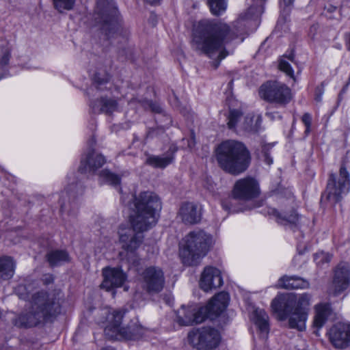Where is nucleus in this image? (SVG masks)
<instances>
[{
    "mask_svg": "<svg viewBox=\"0 0 350 350\" xmlns=\"http://www.w3.org/2000/svg\"><path fill=\"white\" fill-rule=\"evenodd\" d=\"M129 206L132 210L129 216L131 226H120L119 241L123 250L134 252L144 241L142 232L150 230L157 223L158 213L162 205L157 193L147 191L134 196Z\"/></svg>",
    "mask_w": 350,
    "mask_h": 350,
    "instance_id": "obj_1",
    "label": "nucleus"
},
{
    "mask_svg": "<svg viewBox=\"0 0 350 350\" xmlns=\"http://www.w3.org/2000/svg\"><path fill=\"white\" fill-rule=\"evenodd\" d=\"M238 33L239 30L235 32L225 23L200 22L193 30L191 48L198 53L214 59L213 66L217 68L220 62L229 55L226 44L237 38Z\"/></svg>",
    "mask_w": 350,
    "mask_h": 350,
    "instance_id": "obj_2",
    "label": "nucleus"
},
{
    "mask_svg": "<svg viewBox=\"0 0 350 350\" xmlns=\"http://www.w3.org/2000/svg\"><path fill=\"white\" fill-rule=\"evenodd\" d=\"M59 291H39L31 297L30 306L18 314L13 323L20 327H31L46 322L61 312Z\"/></svg>",
    "mask_w": 350,
    "mask_h": 350,
    "instance_id": "obj_3",
    "label": "nucleus"
},
{
    "mask_svg": "<svg viewBox=\"0 0 350 350\" xmlns=\"http://www.w3.org/2000/svg\"><path fill=\"white\" fill-rule=\"evenodd\" d=\"M215 158L219 166L232 175L245 172L251 162L250 153L246 146L240 142L231 139L218 145Z\"/></svg>",
    "mask_w": 350,
    "mask_h": 350,
    "instance_id": "obj_4",
    "label": "nucleus"
},
{
    "mask_svg": "<svg viewBox=\"0 0 350 350\" xmlns=\"http://www.w3.org/2000/svg\"><path fill=\"white\" fill-rule=\"evenodd\" d=\"M213 245L212 236L204 230L190 232L183 240L180 256L184 264L196 265Z\"/></svg>",
    "mask_w": 350,
    "mask_h": 350,
    "instance_id": "obj_5",
    "label": "nucleus"
},
{
    "mask_svg": "<svg viewBox=\"0 0 350 350\" xmlns=\"http://www.w3.org/2000/svg\"><path fill=\"white\" fill-rule=\"evenodd\" d=\"M295 300L293 297L278 295L271 302L273 310L278 313L280 319L284 320L288 316V325L291 329L304 331L308 319L306 312H300L293 310Z\"/></svg>",
    "mask_w": 350,
    "mask_h": 350,
    "instance_id": "obj_6",
    "label": "nucleus"
},
{
    "mask_svg": "<svg viewBox=\"0 0 350 350\" xmlns=\"http://www.w3.org/2000/svg\"><path fill=\"white\" fill-rule=\"evenodd\" d=\"M189 344L197 350H214L221 342L218 329L211 327L194 329L187 336Z\"/></svg>",
    "mask_w": 350,
    "mask_h": 350,
    "instance_id": "obj_7",
    "label": "nucleus"
},
{
    "mask_svg": "<svg viewBox=\"0 0 350 350\" xmlns=\"http://www.w3.org/2000/svg\"><path fill=\"white\" fill-rule=\"evenodd\" d=\"M350 190V175L346 167L342 165L338 174L329 176L325 193L329 200L336 203L341 200Z\"/></svg>",
    "mask_w": 350,
    "mask_h": 350,
    "instance_id": "obj_8",
    "label": "nucleus"
},
{
    "mask_svg": "<svg viewBox=\"0 0 350 350\" xmlns=\"http://www.w3.org/2000/svg\"><path fill=\"white\" fill-rule=\"evenodd\" d=\"M259 94L264 100L280 106H285L292 98L291 89L278 81H269L262 84Z\"/></svg>",
    "mask_w": 350,
    "mask_h": 350,
    "instance_id": "obj_9",
    "label": "nucleus"
},
{
    "mask_svg": "<svg viewBox=\"0 0 350 350\" xmlns=\"http://www.w3.org/2000/svg\"><path fill=\"white\" fill-rule=\"evenodd\" d=\"M141 286L149 295H155L161 292L165 286V275L161 268L150 266L146 268L140 275Z\"/></svg>",
    "mask_w": 350,
    "mask_h": 350,
    "instance_id": "obj_10",
    "label": "nucleus"
},
{
    "mask_svg": "<svg viewBox=\"0 0 350 350\" xmlns=\"http://www.w3.org/2000/svg\"><path fill=\"white\" fill-rule=\"evenodd\" d=\"M228 301V294L221 292L213 297L206 306L198 309L195 307V317H200L203 321L206 319L213 320L226 310Z\"/></svg>",
    "mask_w": 350,
    "mask_h": 350,
    "instance_id": "obj_11",
    "label": "nucleus"
},
{
    "mask_svg": "<svg viewBox=\"0 0 350 350\" xmlns=\"http://www.w3.org/2000/svg\"><path fill=\"white\" fill-rule=\"evenodd\" d=\"M327 335L335 349L342 350L350 347V323H337L329 328Z\"/></svg>",
    "mask_w": 350,
    "mask_h": 350,
    "instance_id": "obj_12",
    "label": "nucleus"
},
{
    "mask_svg": "<svg viewBox=\"0 0 350 350\" xmlns=\"http://www.w3.org/2000/svg\"><path fill=\"white\" fill-rule=\"evenodd\" d=\"M144 329L137 322L131 321L119 330L116 328L105 329V336L110 340H137L142 336Z\"/></svg>",
    "mask_w": 350,
    "mask_h": 350,
    "instance_id": "obj_13",
    "label": "nucleus"
},
{
    "mask_svg": "<svg viewBox=\"0 0 350 350\" xmlns=\"http://www.w3.org/2000/svg\"><path fill=\"white\" fill-rule=\"evenodd\" d=\"M258 183L252 178H245L237 180L234 186L233 196L236 199L249 200L259 195Z\"/></svg>",
    "mask_w": 350,
    "mask_h": 350,
    "instance_id": "obj_14",
    "label": "nucleus"
},
{
    "mask_svg": "<svg viewBox=\"0 0 350 350\" xmlns=\"http://www.w3.org/2000/svg\"><path fill=\"white\" fill-rule=\"evenodd\" d=\"M83 191L81 187L77 183L69 185L68 188L62 191L59 202L61 212L68 215L75 213L78 208V204L75 202L76 197L81 195Z\"/></svg>",
    "mask_w": 350,
    "mask_h": 350,
    "instance_id": "obj_15",
    "label": "nucleus"
},
{
    "mask_svg": "<svg viewBox=\"0 0 350 350\" xmlns=\"http://www.w3.org/2000/svg\"><path fill=\"white\" fill-rule=\"evenodd\" d=\"M350 283V268L347 263L341 262L336 268L329 293L337 296L346 290Z\"/></svg>",
    "mask_w": 350,
    "mask_h": 350,
    "instance_id": "obj_16",
    "label": "nucleus"
},
{
    "mask_svg": "<svg viewBox=\"0 0 350 350\" xmlns=\"http://www.w3.org/2000/svg\"><path fill=\"white\" fill-rule=\"evenodd\" d=\"M223 284L221 271L213 267H206L201 274L200 287L205 292L219 288Z\"/></svg>",
    "mask_w": 350,
    "mask_h": 350,
    "instance_id": "obj_17",
    "label": "nucleus"
},
{
    "mask_svg": "<svg viewBox=\"0 0 350 350\" xmlns=\"http://www.w3.org/2000/svg\"><path fill=\"white\" fill-rule=\"evenodd\" d=\"M103 280L100 287L106 291L120 287L126 280V275L118 268L106 267L103 269Z\"/></svg>",
    "mask_w": 350,
    "mask_h": 350,
    "instance_id": "obj_18",
    "label": "nucleus"
},
{
    "mask_svg": "<svg viewBox=\"0 0 350 350\" xmlns=\"http://www.w3.org/2000/svg\"><path fill=\"white\" fill-rule=\"evenodd\" d=\"M105 163L106 159L103 155L95 152L94 150H90L81 157L79 171L81 173H94Z\"/></svg>",
    "mask_w": 350,
    "mask_h": 350,
    "instance_id": "obj_19",
    "label": "nucleus"
},
{
    "mask_svg": "<svg viewBox=\"0 0 350 350\" xmlns=\"http://www.w3.org/2000/svg\"><path fill=\"white\" fill-rule=\"evenodd\" d=\"M267 213L273 216L278 224L291 228H297L299 224V216L295 210H291L287 214L286 212H280L275 208L269 207Z\"/></svg>",
    "mask_w": 350,
    "mask_h": 350,
    "instance_id": "obj_20",
    "label": "nucleus"
},
{
    "mask_svg": "<svg viewBox=\"0 0 350 350\" xmlns=\"http://www.w3.org/2000/svg\"><path fill=\"white\" fill-rule=\"evenodd\" d=\"M178 215L183 222L186 224H194L200 221L201 213L196 204L191 202H185L180 208Z\"/></svg>",
    "mask_w": 350,
    "mask_h": 350,
    "instance_id": "obj_21",
    "label": "nucleus"
},
{
    "mask_svg": "<svg viewBox=\"0 0 350 350\" xmlns=\"http://www.w3.org/2000/svg\"><path fill=\"white\" fill-rule=\"evenodd\" d=\"M90 105L94 113H104L110 115L118 109L117 100L108 97H100L91 102Z\"/></svg>",
    "mask_w": 350,
    "mask_h": 350,
    "instance_id": "obj_22",
    "label": "nucleus"
},
{
    "mask_svg": "<svg viewBox=\"0 0 350 350\" xmlns=\"http://www.w3.org/2000/svg\"><path fill=\"white\" fill-rule=\"evenodd\" d=\"M251 319L257 327L260 336L267 339L269 332V316L262 309H255L251 316Z\"/></svg>",
    "mask_w": 350,
    "mask_h": 350,
    "instance_id": "obj_23",
    "label": "nucleus"
},
{
    "mask_svg": "<svg viewBox=\"0 0 350 350\" xmlns=\"http://www.w3.org/2000/svg\"><path fill=\"white\" fill-rule=\"evenodd\" d=\"M177 321L181 325H191L193 323H201L203 319L195 317V306H182L177 312Z\"/></svg>",
    "mask_w": 350,
    "mask_h": 350,
    "instance_id": "obj_24",
    "label": "nucleus"
},
{
    "mask_svg": "<svg viewBox=\"0 0 350 350\" xmlns=\"http://www.w3.org/2000/svg\"><path fill=\"white\" fill-rule=\"evenodd\" d=\"M315 316L313 325L317 328H321L326 323L328 317L331 314L332 308L328 303H322L315 306Z\"/></svg>",
    "mask_w": 350,
    "mask_h": 350,
    "instance_id": "obj_25",
    "label": "nucleus"
},
{
    "mask_svg": "<svg viewBox=\"0 0 350 350\" xmlns=\"http://www.w3.org/2000/svg\"><path fill=\"white\" fill-rule=\"evenodd\" d=\"M309 282L299 277L284 275L279 280V286L281 288H306L309 287Z\"/></svg>",
    "mask_w": 350,
    "mask_h": 350,
    "instance_id": "obj_26",
    "label": "nucleus"
},
{
    "mask_svg": "<svg viewBox=\"0 0 350 350\" xmlns=\"http://www.w3.org/2000/svg\"><path fill=\"white\" fill-rule=\"evenodd\" d=\"M174 159V152L162 155H150L146 161V163L155 168H165L173 162Z\"/></svg>",
    "mask_w": 350,
    "mask_h": 350,
    "instance_id": "obj_27",
    "label": "nucleus"
},
{
    "mask_svg": "<svg viewBox=\"0 0 350 350\" xmlns=\"http://www.w3.org/2000/svg\"><path fill=\"white\" fill-rule=\"evenodd\" d=\"M103 30L106 34H111L119 28L118 15L116 9L113 8L110 14H105L103 16Z\"/></svg>",
    "mask_w": 350,
    "mask_h": 350,
    "instance_id": "obj_28",
    "label": "nucleus"
},
{
    "mask_svg": "<svg viewBox=\"0 0 350 350\" xmlns=\"http://www.w3.org/2000/svg\"><path fill=\"white\" fill-rule=\"evenodd\" d=\"M46 259L51 267L60 266L70 261L68 252L65 250H51L46 254Z\"/></svg>",
    "mask_w": 350,
    "mask_h": 350,
    "instance_id": "obj_29",
    "label": "nucleus"
},
{
    "mask_svg": "<svg viewBox=\"0 0 350 350\" xmlns=\"http://www.w3.org/2000/svg\"><path fill=\"white\" fill-rule=\"evenodd\" d=\"M15 262L11 257L0 258V280L10 279L14 273Z\"/></svg>",
    "mask_w": 350,
    "mask_h": 350,
    "instance_id": "obj_30",
    "label": "nucleus"
},
{
    "mask_svg": "<svg viewBox=\"0 0 350 350\" xmlns=\"http://www.w3.org/2000/svg\"><path fill=\"white\" fill-rule=\"evenodd\" d=\"M285 295L288 296V295ZM289 297H293L295 300L293 310L300 312H306V315H308L309 306L310 305V300L312 298V295L310 294L307 293L301 294L297 299H295V297L292 295H289Z\"/></svg>",
    "mask_w": 350,
    "mask_h": 350,
    "instance_id": "obj_31",
    "label": "nucleus"
},
{
    "mask_svg": "<svg viewBox=\"0 0 350 350\" xmlns=\"http://www.w3.org/2000/svg\"><path fill=\"white\" fill-rule=\"evenodd\" d=\"M125 312L126 310L124 309L113 310L112 312H109L107 317L108 325L105 329L111 327L119 330L121 328L120 324Z\"/></svg>",
    "mask_w": 350,
    "mask_h": 350,
    "instance_id": "obj_32",
    "label": "nucleus"
},
{
    "mask_svg": "<svg viewBox=\"0 0 350 350\" xmlns=\"http://www.w3.org/2000/svg\"><path fill=\"white\" fill-rule=\"evenodd\" d=\"M98 176L100 180L103 183H105L113 186L120 185V178L119 176L107 169L100 171Z\"/></svg>",
    "mask_w": 350,
    "mask_h": 350,
    "instance_id": "obj_33",
    "label": "nucleus"
},
{
    "mask_svg": "<svg viewBox=\"0 0 350 350\" xmlns=\"http://www.w3.org/2000/svg\"><path fill=\"white\" fill-rule=\"evenodd\" d=\"M288 61H293V55H290L288 57L284 56L281 57L279 61V69L284 72L287 76L295 80L294 71Z\"/></svg>",
    "mask_w": 350,
    "mask_h": 350,
    "instance_id": "obj_34",
    "label": "nucleus"
},
{
    "mask_svg": "<svg viewBox=\"0 0 350 350\" xmlns=\"http://www.w3.org/2000/svg\"><path fill=\"white\" fill-rule=\"evenodd\" d=\"M258 122H260V120L258 119L255 120L254 116H247L241 126L246 131L255 133L258 129Z\"/></svg>",
    "mask_w": 350,
    "mask_h": 350,
    "instance_id": "obj_35",
    "label": "nucleus"
},
{
    "mask_svg": "<svg viewBox=\"0 0 350 350\" xmlns=\"http://www.w3.org/2000/svg\"><path fill=\"white\" fill-rule=\"evenodd\" d=\"M208 4L214 15H220L226 9V0H208Z\"/></svg>",
    "mask_w": 350,
    "mask_h": 350,
    "instance_id": "obj_36",
    "label": "nucleus"
},
{
    "mask_svg": "<svg viewBox=\"0 0 350 350\" xmlns=\"http://www.w3.org/2000/svg\"><path fill=\"white\" fill-rule=\"evenodd\" d=\"M75 0H53L54 7L59 12L70 10L73 8Z\"/></svg>",
    "mask_w": 350,
    "mask_h": 350,
    "instance_id": "obj_37",
    "label": "nucleus"
},
{
    "mask_svg": "<svg viewBox=\"0 0 350 350\" xmlns=\"http://www.w3.org/2000/svg\"><path fill=\"white\" fill-rule=\"evenodd\" d=\"M242 117V113L238 109H232L229 112L228 117V126L232 129L235 128L238 121Z\"/></svg>",
    "mask_w": 350,
    "mask_h": 350,
    "instance_id": "obj_38",
    "label": "nucleus"
},
{
    "mask_svg": "<svg viewBox=\"0 0 350 350\" xmlns=\"http://www.w3.org/2000/svg\"><path fill=\"white\" fill-rule=\"evenodd\" d=\"M301 121L303 124H304L306 129H305V134L308 135L311 131V126H312V116L309 113H305L301 117Z\"/></svg>",
    "mask_w": 350,
    "mask_h": 350,
    "instance_id": "obj_39",
    "label": "nucleus"
},
{
    "mask_svg": "<svg viewBox=\"0 0 350 350\" xmlns=\"http://www.w3.org/2000/svg\"><path fill=\"white\" fill-rule=\"evenodd\" d=\"M94 85L96 89H100V86L107 83L106 78H101L99 75H95L94 78Z\"/></svg>",
    "mask_w": 350,
    "mask_h": 350,
    "instance_id": "obj_40",
    "label": "nucleus"
},
{
    "mask_svg": "<svg viewBox=\"0 0 350 350\" xmlns=\"http://www.w3.org/2000/svg\"><path fill=\"white\" fill-rule=\"evenodd\" d=\"M11 54L10 51L8 49H5L3 51V54L1 57L0 64L3 66H6L8 64Z\"/></svg>",
    "mask_w": 350,
    "mask_h": 350,
    "instance_id": "obj_41",
    "label": "nucleus"
},
{
    "mask_svg": "<svg viewBox=\"0 0 350 350\" xmlns=\"http://www.w3.org/2000/svg\"><path fill=\"white\" fill-rule=\"evenodd\" d=\"M319 258H320L321 260L325 261V262H329L332 258V256L329 254H325V253H321V254H317L314 256V260H317Z\"/></svg>",
    "mask_w": 350,
    "mask_h": 350,
    "instance_id": "obj_42",
    "label": "nucleus"
},
{
    "mask_svg": "<svg viewBox=\"0 0 350 350\" xmlns=\"http://www.w3.org/2000/svg\"><path fill=\"white\" fill-rule=\"evenodd\" d=\"M266 116L268 117L270 120H276V119H281L282 118V116L281 115L278 113V112H275V111H267L266 113H265Z\"/></svg>",
    "mask_w": 350,
    "mask_h": 350,
    "instance_id": "obj_43",
    "label": "nucleus"
},
{
    "mask_svg": "<svg viewBox=\"0 0 350 350\" xmlns=\"http://www.w3.org/2000/svg\"><path fill=\"white\" fill-rule=\"evenodd\" d=\"M148 105L152 111L156 113H160L161 111V108L159 105L153 103L150 101H148Z\"/></svg>",
    "mask_w": 350,
    "mask_h": 350,
    "instance_id": "obj_44",
    "label": "nucleus"
},
{
    "mask_svg": "<svg viewBox=\"0 0 350 350\" xmlns=\"http://www.w3.org/2000/svg\"><path fill=\"white\" fill-rule=\"evenodd\" d=\"M345 42L347 49L350 51V32H347L344 36Z\"/></svg>",
    "mask_w": 350,
    "mask_h": 350,
    "instance_id": "obj_45",
    "label": "nucleus"
},
{
    "mask_svg": "<svg viewBox=\"0 0 350 350\" xmlns=\"http://www.w3.org/2000/svg\"><path fill=\"white\" fill-rule=\"evenodd\" d=\"M263 157H264V161L267 164L271 165L273 163L272 158L269 155V154L267 152H264Z\"/></svg>",
    "mask_w": 350,
    "mask_h": 350,
    "instance_id": "obj_46",
    "label": "nucleus"
},
{
    "mask_svg": "<svg viewBox=\"0 0 350 350\" xmlns=\"http://www.w3.org/2000/svg\"><path fill=\"white\" fill-rule=\"evenodd\" d=\"M44 284H48L53 282V277L51 275H46L43 279Z\"/></svg>",
    "mask_w": 350,
    "mask_h": 350,
    "instance_id": "obj_47",
    "label": "nucleus"
},
{
    "mask_svg": "<svg viewBox=\"0 0 350 350\" xmlns=\"http://www.w3.org/2000/svg\"><path fill=\"white\" fill-rule=\"evenodd\" d=\"M221 206H222L223 208L225 209L226 211H230V207L228 202L222 201Z\"/></svg>",
    "mask_w": 350,
    "mask_h": 350,
    "instance_id": "obj_48",
    "label": "nucleus"
},
{
    "mask_svg": "<svg viewBox=\"0 0 350 350\" xmlns=\"http://www.w3.org/2000/svg\"><path fill=\"white\" fill-rule=\"evenodd\" d=\"M286 5H291L294 0H283Z\"/></svg>",
    "mask_w": 350,
    "mask_h": 350,
    "instance_id": "obj_49",
    "label": "nucleus"
},
{
    "mask_svg": "<svg viewBox=\"0 0 350 350\" xmlns=\"http://www.w3.org/2000/svg\"><path fill=\"white\" fill-rule=\"evenodd\" d=\"M336 9V7L331 6L329 8H328V10L329 12H334Z\"/></svg>",
    "mask_w": 350,
    "mask_h": 350,
    "instance_id": "obj_50",
    "label": "nucleus"
},
{
    "mask_svg": "<svg viewBox=\"0 0 350 350\" xmlns=\"http://www.w3.org/2000/svg\"><path fill=\"white\" fill-rule=\"evenodd\" d=\"M159 1H160V0H152L151 3H152V4H156V3H159Z\"/></svg>",
    "mask_w": 350,
    "mask_h": 350,
    "instance_id": "obj_51",
    "label": "nucleus"
},
{
    "mask_svg": "<svg viewBox=\"0 0 350 350\" xmlns=\"http://www.w3.org/2000/svg\"><path fill=\"white\" fill-rule=\"evenodd\" d=\"M94 143H95V141H94V139H92V141H91V144H90V146H92L94 145Z\"/></svg>",
    "mask_w": 350,
    "mask_h": 350,
    "instance_id": "obj_52",
    "label": "nucleus"
},
{
    "mask_svg": "<svg viewBox=\"0 0 350 350\" xmlns=\"http://www.w3.org/2000/svg\"><path fill=\"white\" fill-rule=\"evenodd\" d=\"M102 350H114L113 349H111V348H105Z\"/></svg>",
    "mask_w": 350,
    "mask_h": 350,
    "instance_id": "obj_53",
    "label": "nucleus"
},
{
    "mask_svg": "<svg viewBox=\"0 0 350 350\" xmlns=\"http://www.w3.org/2000/svg\"><path fill=\"white\" fill-rule=\"evenodd\" d=\"M316 99H317L318 101L321 100V96H317V97L316 98Z\"/></svg>",
    "mask_w": 350,
    "mask_h": 350,
    "instance_id": "obj_54",
    "label": "nucleus"
},
{
    "mask_svg": "<svg viewBox=\"0 0 350 350\" xmlns=\"http://www.w3.org/2000/svg\"><path fill=\"white\" fill-rule=\"evenodd\" d=\"M240 20H242V17L239 21H237L236 23H239Z\"/></svg>",
    "mask_w": 350,
    "mask_h": 350,
    "instance_id": "obj_55",
    "label": "nucleus"
},
{
    "mask_svg": "<svg viewBox=\"0 0 350 350\" xmlns=\"http://www.w3.org/2000/svg\"><path fill=\"white\" fill-rule=\"evenodd\" d=\"M250 16H247V14L245 15V18H248Z\"/></svg>",
    "mask_w": 350,
    "mask_h": 350,
    "instance_id": "obj_56",
    "label": "nucleus"
}]
</instances>
